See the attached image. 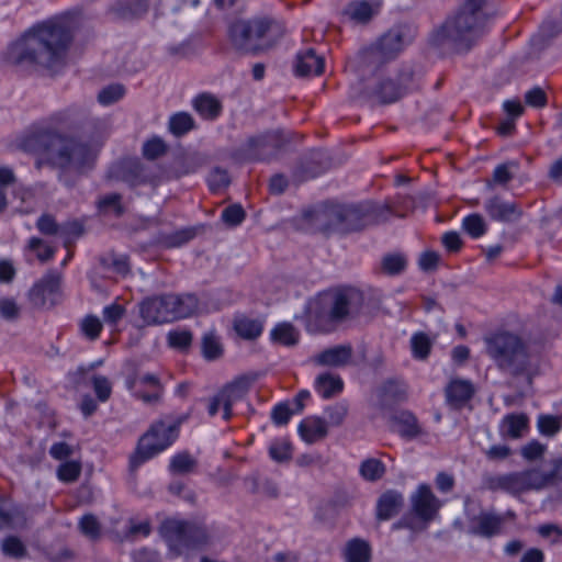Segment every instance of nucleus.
Returning <instances> with one entry per match:
<instances>
[{
    "instance_id": "nucleus-29",
    "label": "nucleus",
    "mask_w": 562,
    "mask_h": 562,
    "mask_svg": "<svg viewBox=\"0 0 562 562\" xmlns=\"http://www.w3.org/2000/svg\"><path fill=\"white\" fill-rule=\"evenodd\" d=\"M193 109L204 119L214 120L222 112V103L211 93H201L192 102Z\"/></svg>"
},
{
    "instance_id": "nucleus-9",
    "label": "nucleus",
    "mask_w": 562,
    "mask_h": 562,
    "mask_svg": "<svg viewBox=\"0 0 562 562\" xmlns=\"http://www.w3.org/2000/svg\"><path fill=\"white\" fill-rule=\"evenodd\" d=\"M324 214L328 220V227L341 234L361 231L379 222L376 207L371 202L335 206Z\"/></svg>"
},
{
    "instance_id": "nucleus-59",
    "label": "nucleus",
    "mask_w": 562,
    "mask_h": 562,
    "mask_svg": "<svg viewBox=\"0 0 562 562\" xmlns=\"http://www.w3.org/2000/svg\"><path fill=\"white\" fill-rule=\"evenodd\" d=\"M92 386L100 402H106L112 394V385L106 376L93 375Z\"/></svg>"
},
{
    "instance_id": "nucleus-35",
    "label": "nucleus",
    "mask_w": 562,
    "mask_h": 562,
    "mask_svg": "<svg viewBox=\"0 0 562 562\" xmlns=\"http://www.w3.org/2000/svg\"><path fill=\"white\" fill-rule=\"evenodd\" d=\"M169 132L176 137H181L195 128L194 119L187 112H178L170 116Z\"/></svg>"
},
{
    "instance_id": "nucleus-53",
    "label": "nucleus",
    "mask_w": 562,
    "mask_h": 562,
    "mask_svg": "<svg viewBox=\"0 0 562 562\" xmlns=\"http://www.w3.org/2000/svg\"><path fill=\"white\" fill-rule=\"evenodd\" d=\"M1 549L3 554L20 559L25 557L26 554V548L23 544V542L15 536H9L7 537L1 544Z\"/></svg>"
},
{
    "instance_id": "nucleus-47",
    "label": "nucleus",
    "mask_w": 562,
    "mask_h": 562,
    "mask_svg": "<svg viewBox=\"0 0 562 562\" xmlns=\"http://www.w3.org/2000/svg\"><path fill=\"white\" fill-rule=\"evenodd\" d=\"M462 227L472 238H479L486 233V223L483 216L477 213L464 217Z\"/></svg>"
},
{
    "instance_id": "nucleus-60",
    "label": "nucleus",
    "mask_w": 562,
    "mask_h": 562,
    "mask_svg": "<svg viewBox=\"0 0 562 562\" xmlns=\"http://www.w3.org/2000/svg\"><path fill=\"white\" fill-rule=\"evenodd\" d=\"M231 183V178L226 169L215 167L209 176V184L212 191L226 188Z\"/></svg>"
},
{
    "instance_id": "nucleus-19",
    "label": "nucleus",
    "mask_w": 562,
    "mask_h": 562,
    "mask_svg": "<svg viewBox=\"0 0 562 562\" xmlns=\"http://www.w3.org/2000/svg\"><path fill=\"white\" fill-rule=\"evenodd\" d=\"M168 300L169 307L171 308L172 322L195 315L200 307V300L193 293H168Z\"/></svg>"
},
{
    "instance_id": "nucleus-14",
    "label": "nucleus",
    "mask_w": 562,
    "mask_h": 562,
    "mask_svg": "<svg viewBox=\"0 0 562 562\" xmlns=\"http://www.w3.org/2000/svg\"><path fill=\"white\" fill-rule=\"evenodd\" d=\"M139 316L146 326L172 323L171 308L169 307L168 293L153 295L144 299L138 304Z\"/></svg>"
},
{
    "instance_id": "nucleus-51",
    "label": "nucleus",
    "mask_w": 562,
    "mask_h": 562,
    "mask_svg": "<svg viewBox=\"0 0 562 562\" xmlns=\"http://www.w3.org/2000/svg\"><path fill=\"white\" fill-rule=\"evenodd\" d=\"M103 325L94 315H87L80 323V329L89 340H97L102 331Z\"/></svg>"
},
{
    "instance_id": "nucleus-64",
    "label": "nucleus",
    "mask_w": 562,
    "mask_h": 562,
    "mask_svg": "<svg viewBox=\"0 0 562 562\" xmlns=\"http://www.w3.org/2000/svg\"><path fill=\"white\" fill-rule=\"evenodd\" d=\"M294 414V411L286 403H280L274 406L271 413L272 422L278 426L286 425Z\"/></svg>"
},
{
    "instance_id": "nucleus-57",
    "label": "nucleus",
    "mask_w": 562,
    "mask_h": 562,
    "mask_svg": "<svg viewBox=\"0 0 562 562\" xmlns=\"http://www.w3.org/2000/svg\"><path fill=\"white\" fill-rule=\"evenodd\" d=\"M167 339L170 347L183 350L191 346L193 336L190 330H171Z\"/></svg>"
},
{
    "instance_id": "nucleus-4",
    "label": "nucleus",
    "mask_w": 562,
    "mask_h": 562,
    "mask_svg": "<svg viewBox=\"0 0 562 562\" xmlns=\"http://www.w3.org/2000/svg\"><path fill=\"white\" fill-rule=\"evenodd\" d=\"M286 33L282 21L271 16L237 20L228 26L231 47L240 55L260 56L269 53Z\"/></svg>"
},
{
    "instance_id": "nucleus-13",
    "label": "nucleus",
    "mask_w": 562,
    "mask_h": 562,
    "mask_svg": "<svg viewBox=\"0 0 562 562\" xmlns=\"http://www.w3.org/2000/svg\"><path fill=\"white\" fill-rule=\"evenodd\" d=\"M411 506L412 516L418 518L424 524V526L419 528V530H423L428 522L436 518L441 503L432 493L429 485L422 484L411 496Z\"/></svg>"
},
{
    "instance_id": "nucleus-27",
    "label": "nucleus",
    "mask_w": 562,
    "mask_h": 562,
    "mask_svg": "<svg viewBox=\"0 0 562 562\" xmlns=\"http://www.w3.org/2000/svg\"><path fill=\"white\" fill-rule=\"evenodd\" d=\"M352 357V348L350 346H335L325 349L315 358V362L319 366L344 367L348 364Z\"/></svg>"
},
{
    "instance_id": "nucleus-61",
    "label": "nucleus",
    "mask_w": 562,
    "mask_h": 562,
    "mask_svg": "<svg viewBox=\"0 0 562 562\" xmlns=\"http://www.w3.org/2000/svg\"><path fill=\"white\" fill-rule=\"evenodd\" d=\"M37 229L47 236L58 235L60 232V225L55 221L50 214H43L36 222Z\"/></svg>"
},
{
    "instance_id": "nucleus-40",
    "label": "nucleus",
    "mask_w": 562,
    "mask_h": 562,
    "mask_svg": "<svg viewBox=\"0 0 562 562\" xmlns=\"http://www.w3.org/2000/svg\"><path fill=\"white\" fill-rule=\"evenodd\" d=\"M359 471L364 480L375 482L383 477L386 469L381 460L375 458H369L362 461Z\"/></svg>"
},
{
    "instance_id": "nucleus-26",
    "label": "nucleus",
    "mask_w": 562,
    "mask_h": 562,
    "mask_svg": "<svg viewBox=\"0 0 562 562\" xmlns=\"http://www.w3.org/2000/svg\"><path fill=\"white\" fill-rule=\"evenodd\" d=\"M324 70V59L316 55L313 48L296 55L295 74L297 76L321 75Z\"/></svg>"
},
{
    "instance_id": "nucleus-52",
    "label": "nucleus",
    "mask_w": 562,
    "mask_h": 562,
    "mask_svg": "<svg viewBox=\"0 0 562 562\" xmlns=\"http://www.w3.org/2000/svg\"><path fill=\"white\" fill-rule=\"evenodd\" d=\"M561 428L562 424L558 416L540 415L538 417V429L543 436L553 437Z\"/></svg>"
},
{
    "instance_id": "nucleus-17",
    "label": "nucleus",
    "mask_w": 562,
    "mask_h": 562,
    "mask_svg": "<svg viewBox=\"0 0 562 562\" xmlns=\"http://www.w3.org/2000/svg\"><path fill=\"white\" fill-rule=\"evenodd\" d=\"M187 530L188 521L175 518L165 519L159 527L161 537L176 555H180L184 550Z\"/></svg>"
},
{
    "instance_id": "nucleus-25",
    "label": "nucleus",
    "mask_w": 562,
    "mask_h": 562,
    "mask_svg": "<svg viewBox=\"0 0 562 562\" xmlns=\"http://www.w3.org/2000/svg\"><path fill=\"white\" fill-rule=\"evenodd\" d=\"M404 498L401 493L387 491L381 495L376 506V518L387 520L396 516L403 507Z\"/></svg>"
},
{
    "instance_id": "nucleus-22",
    "label": "nucleus",
    "mask_w": 562,
    "mask_h": 562,
    "mask_svg": "<svg viewBox=\"0 0 562 562\" xmlns=\"http://www.w3.org/2000/svg\"><path fill=\"white\" fill-rule=\"evenodd\" d=\"M368 95L381 104H389L397 101L404 95L403 87L397 85L394 79H379L374 87L368 91Z\"/></svg>"
},
{
    "instance_id": "nucleus-24",
    "label": "nucleus",
    "mask_w": 562,
    "mask_h": 562,
    "mask_svg": "<svg viewBox=\"0 0 562 562\" xmlns=\"http://www.w3.org/2000/svg\"><path fill=\"white\" fill-rule=\"evenodd\" d=\"M392 420L397 426V434L406 439L412 440L424 435V430L418 423L417 417L409 411H401L396 413Z\"/></svg>"
},
{
    "instance_id": "nucleus-41",
    "label": "nucleus",
    "mask_w": 562,
    "mask_h": 562,
    "mask_svg": "<svg viewBox=\"0 0 562 562\" xmlns=\"http://www.w3.org/2000/svg\"><path fill=\"white\" fill-rule=\"evenodd\" d=\"M78 529L91 541L99 540L102 535L101 524L93 514L83 515L78 522Z\"/></svg>"
},
{
    "instance_id": "nucleus-12",
    "label": "nucleus",
    "mask_w": 562,
    "mask_h": 562,
    "mask_svg": "<svg viewBox=\"0 0 562 562\" xmlns=\"http://www.w3.org/2000/svg\"><path fill=\"white\" fill-rule=\"evenodd\" d=\"M61 276L56 271H48L30 290L29 300L36 308L53 306L56 295L60 292Z\"/></svg>"
},
{
    "instance_id": "nucleus-49",
    "label": "nucleus",
    "mask_w": 562,
    "mask_h": 562,
    "mask_svg": "<svg viewBox=\"0 0 562 562\" xmlns=\"http://www.w3.org/2000/svg\"><path fill=\"white\" fill-rule=\"evenodd\" d=\"M81 474V463L79 461H66L57 468V477L64 483H72Z\"/></svg>"
},
{
    "instance_id": "nucleus-33",
    "label": "nucleus",
    "mask_w": 562,
    "mask_h": 562,
    "mask_svg": "<svg viewBox=\"0 0 562 562\" xmlns=\"http://www.w3.org/2000/svg\"><path fill=\"white\" fill-rule=\"evenodd\" d=\"M234 329L239 337L254 340L261 335L263 325L259 319H254L241 315L235 317Z\"/></svg>"
},
{
    "instance_id": "nucleus-6",
    "label": "nucleus",
    "mask_w": 562,
    "mask_h": 562,
    "mask_svg": "<svg viewBox=\"0 0 562 562\" xmlns=\"http://www.w3.org/2000/svg\"><path fill=\"white\" fill-rule=\"evenodd\" d=\"M317 304L318 322L328 327H336L361 313L364 294L353 286H336L321 293Z\"/></svg>"
},
{
    "instance_id": "nucleus-36",
    "label": "nucleus",
    "mask_w": 562,
    "mask_h": 562,
    "mask_svg": "<svg viewBox=\"0 0 562 562\" xmlns=\"http://www.w3.org/2000/svg\"><path fill=\"white\" fill-rule=\"evenodd\" d=\"M344 383L339 376L324 373L317 376L315 382L316 391L324 397L329 398L342 390Z\"/></svg>"
},
{
    "instance_id": "nucleus-20",
    "label": "nucleus",
    "mask_w": 562,
    "mask_h": 562,
    "mask_svg": "<svg viewBox=\"0 0 562 562\" xmlns=\"http://www.w3.org/2000/svg\"><path fill=\"white\" fill-rule=\"evenodd\" d=\"M474 387L470 381L456 379L446 387L447 403L454 409L462 408L474 395Z\"/></svg>"
},
{
    "instance_id": "nucleus-55",
    "label": "nucleus",
    "mask_w": 562,
    "mask_h": 562,
    "mask_svg": "<svg viewBox=\"0 0 562 562\" xmlns=\"http://www.w3.org/2000/svg\"><path fill=\"white\" fill-rule=\"evenodd\" d=\"M269 454L277 462L288 461L292 457V446L286 440H276L269 448Z\"/></svg>"
},
{
    "instance_id": "nucleus-8",
    "label": "nucleus",
    "mask_w": 562,
    "mask_h": 562,
    "mask_svg": "<svg viewBox=\"0 0 562 562\" xmlns=\"http://www.w3.org/2000/svg\"><path fill=\"white\" fill-rule=\"evenodd\" d=\"M291 142V134L271 131L249 137L232 153L237 162L265 161L277 156Z\"/></svg>"
},
{
    "instance_id": "nucleus-63",
    "label": "nucleus",
    "mask_w": 562,
    "mask_h": 562,
    "mask_svg": "<svg viewBox=\"0 0 562 562\" xmlns=\"http://www.w3.org/2000/svg\"><path fill=\"white\" fill-rule=\"evenodd\" d=\"M126 310L123 305L113 303L103 308V319L110 325H116L125 315Z\"/></svg>"
},
{
    "instance_id": "nucleus-46",
    "label": "nucleus",
    "mask_w": 562,
    "mask_h": 562,
    "mask_svg": "<svg viewBox=\"0 0 562 562\" xmlns=\"http://www.w3.org/2000/svg\"><path fill=\"white\" fill-rule=\"evenodd\" d=\"M195 467L196 460L189 452H180L171 459L169 469L173 473L184 474L192 472Z\"/></svg>"
},
{
    "instance_id": "nucleus-21",
    "label": "nucleus",
    "mask_w": 562,
    "mask_h": 562,
    "mask_svg": "<svg viewBox=\"0 0 562 562\" xmlns=\"http://www.w3.org/2000/svg\"><path fill=\"white\" fill-rule=\"evenodd\" d=\"M259 374L256 372L237 376L231 383L221 390L224 401L235 404L240 401L250 390L252 384L258 380Z\"/></svg>"
},
{
    "instance_id": "nucleus-23",
    "label": "nucleus",
    "mask_w": 562,
    "mask_h": 562,
    "mask_svg": "<svg viewBox=\"0 0 562 562\" xmlns=\"http://www.w3.org/2000/svg\"><path fill=\"white\" fill-rule=\"evenodd\" d=\"M148 8V0H121L112 5L111 12L117 20L131 21L145 15Z\"/></svg>"
},
{
    "instance_id": "nucleus-43",
    "label": "nucleus",
    "mask_w": 562,
    "mask_h": 562,
    "mask_svg": "<svg viewBox=\"0 0 562 562\" xmlns=\"http://www.w3.org/2000/svg\"><path fill=\"white\" fill-rule=\"evenodd\" d=\"M505 434L513 438H520L522 432L528 428V418L524 414H510L504 418Z\"/></svg>"
},
{
    "instance_id": "nucleus-5",
    "label": "nucleus",
    "mask_w": 562,
    "mask_h": 562,
    "mask_svg": "<svg viewBox=\"0 0 562 562\" xmlns=\"http://www.w3.org/2000/svg\"><path fill=\"white\" fill-rule=\"evenodd\" d=\"M486 355L496 367L513 376L527 374L530 368V351L527 341L519 335L502 330L484 337Z\"/></svg>"
},
{
    "instance_id": "nucleus-18",
    "label": "nucleus",
    "mask_w": 562,
    "mask_h": 562,
    "mask_svg": "<svg viewBox=\"0 0 562 562\" xmlns=\"http://www.w3.org/2000/svg\"><path fill=\"white\" fill-rule=\"evenodd\" d=\"M487 215L498 222L514 223L521 218L524 211L516 202H508L501 196H493L485 202Z\"/></svg>"
},
{
    "instance_id": "nucleus-7",
    "label": "nucleus",
    "mask_w": 562,
    "mask_h": 562,
    "mask_svg": "<svg viewBox=\"0 0 562 562\" xmlns=\"http://www.w3.org/2000/svg\"><path fill=\"white\" fill-rule=\"evenodd\" d=\"M186 417L175 420L159 419L138 439L135 451L130 457V470L136 471L143 463L170 447L179 436V428Z\"/></svg>"
},
{
    "instance_id": "nucleus-44",
    "label": "nucleus",
    "mask_w": 562,
    "mask_h": 562,
    "mask_svg": "<svg viewBox=\"0 0 562 562\" xmlns=\"http://www.w3.org/2000/svg\"><path fill=\"white\" fill-rule=\"evenodd\" d=\"M202 353L207 360H216L223 355V347L213 330L202 337Z\"/></svg>"
},
{
    "instance_id": "nucleus-56",
    "label": "nucleus",
    "mask_w": 562,
    "mask_h": 562,
    "mask_svg": "<svg viewBox=\"0 0 562 562\" xmlns=\"http://www.w3.org/2000/svg\"><path fill=\"white\" fill-rule=\"evenodd\" d=\"M246 217V212L239 204L225 207L222 212V220L228 226H238Z\"/></svg>"
},
{
    "instance_id": "nucleus-10",
    "label": "nucleus",
    "mask_w": 562,
    "mask_h": 562,
    "mask_svg": "<svg viewBox=\"0 0 562 562\" xmlns=\"http://www.w3.org/2000/svg\"><path fill=\"white\" fill-rule=\"evenodd\" d=\"M483 485L491 492H503L512 496L540 490L538 468L505 474H486L483 477Z\"/></svg>"
},
{
    "instance_id": "nucleus-31",
    "label": "nucleus",
    "mask_w": 562,
    "mask_h": 562,
    "mask_svg": "<svg viewBox=\"0 0 562 562\" xmlns=\"http://www.w3.org/2000/svg\"><path fill=\"white\" fill-rule=\"evenodd\" d=\"M378 12L367 0H355L347 4L344 13L356 23L366 24Z\"/></svg>"
},
{
    "instance_id": "nucleus-11",
    "label": "nucleus",
    "mask_w": 562,
    "mask_h": 562,
    "mask_svg": "<svg viewBox=\"0 0 562 562\" xmlns=\"http://www.w3.org/2000/svg\"><path fill=\"white\" fill-rule=\"evenodd\" d=\"M404 45L403 31L400 29L390 30L375 44L361 50V64L367 68H378L395 58Z\"/></svg>"
},
{
    "instance_id": "nucleus-1",
    "label": "nucleus",
    "mask_w": 562,
    "mask_h": 562,
    "mask_svg": "<svg viewBox=\"0 0 562 562\" xmlns=\"http://www.w3.org/2000/svg\"><path fill=\"white\" fill-rule=\"evenodd\" d=\"M12 146L23 153L38 155L36 168L45 164L63 173L83 175L93 168L98 156L95 146L60 133L48 121L31 124L14 138Z\"/></svg>"
},
{
    "instance_id": "nucleus-48",
    "label": "nucleus",
    "mask_w": 562,
    "mask_h": 562,
    "mask_svg": "<svg viewBox=\"0 0 562 562\" xmlns=\"http://www.w3.org/2000/svg\"><path fill=\"white\" fill-rule=\"evenodd\" d=\"M168 146L160 137L154 136L143 145V156L148 160H155L167 153Z\"/></svg>"
},
{
    "instance_id": "nucleus-30",
    "label": "nucleus",
    "mask_w": 562,
    "mask_h": 562,
    "mask_svg": "<svg viewBox=\"0 0 562 562\" xmlns=\"http://www.w3.org/2000/svg\"><path fill=\"white\" fill-rule=\"evenodd\" d=\"M122 200L123 196L120 193H108L97 200L95 206L101 215H113L119 218L125 213V206Z\"/></svg>"
},
{
    "instance_id": "nucleus-32",
    "label": "nucleus",
    "mask_w": 562,
    "mask_h": 562,
    "mask_svg": "<svg viewBox=\"0 0 562 562\" xmlns=\"http://www.w3.org/2000/svg\"><path fill=\"white\" fill-rule=\"evenodd\" d=\"M407 257L402 252L385 254L380 262L379 272L395 277L402 274L407 268Z\"/></svg>"
},
{
    "instance_id": "nucleus-45",
    "label": "nucleus",
    "mask_w": 562,
    "mask_h": 562,
    "mask_svg": "<svg viewBox=\"0 0 562 562\" xmlns=\"http://www.w3.org/2000/svg\"><path fill=\"white\" fill-rule=\"evenodd\" d=\"M24 513L14 506L9 499L0 497V529L10 527L18 518H23Z\"/></svg>"
},
{
    "instance_id": "nucleus-2",
    "label": "nucleus",
    "mask_w": 562,
    "mask_h": 562,
    "mask_svg": "<svg viewBox=\"0 0 562 562\" xmlns=\"http://www.w3.org/2000/svg\"><path fill=\"white\" fill-rule=\"evenodd\" d=\"M72 38V21L67 16H56L37 24L12 44L7 58L13 65L53 68L64 64Z\"/></svg>"
},
{
    "instance_id": "nucleus-58",
    "label": "nucleus",
    "mask_w": 562,
    "mask_h": 562,
    "mask_svg": "<svg viewBox=\"0 0 562 562\" xmlns=\"http://www.w3.org/2000/svg\"><path fill=\"white\" fill-rule=\"evenodd\" d=\"M124 92L123 86L111 85L99 92L98 100L101 104L109 105L119 101L124 95Z\"/></svg>"
},
{
    "instance_id": "nucleus-3",
    "label": "nucleus",
    "mask_w": 562,
    "mask_h": 562,
    "mask_svg": "<svg viewBox=\"0 0 562 562\" xmlns=\"http://www.w3.org/2000/svg\"><path fill=\"white\" fill-rule=\"evenodd\" d=\"M496 14L488 0H463L431 36L432 43L454 52H468L483 36L486 23Z\"/></svg>"
},
{
    "instance_id": "nucleus-15",
    "label": "nucleus",
    "mask_w": 562,
    "mask_h": 562,
    "mask_svg": "<svg viewBox=\"0 0 562 562\" xmlns=\"http://www.w3.org/2000/svg\"><path fill=\"white\" fill-rule=\"evenodd\" d=\"M505 516L491 510H482L469 519L468 532L472 536L491 539L503 532Z\"/></svg>"
},
{
    "instance_id": "nucleus-34",
    "label": "nucleus",
    "mask_w": 562,
    "mask_h": 562,
    "mask_svg": "<svg viewBox=\"0 0 562 562\" xmlns=\"http://www.w3.org/2000/svg\"><path fill=\"white\" fill-rule=\"evenodd\" d=\"M211 542V536L205 526L189 522L184 549H199Z\"/></svg>"
},
{
    "instance_id": "nucleus-50",
    "label": "nucleus",
    "mask_w": 562,
    "mask_h": 562,
    "mask_svg": "<svg viewBox=\"0 0 562 562\" xmlns=\"http://www.w3.org/2000/svg\"><path fill=\"white\" fill-rule=\"evenodd\" d=\"M27 249L31 251H35L36 258L41 262H47L50 259H53L56 251L54 247L46 245L44 240L38 237H32L29 240Z\"/></svg>"
},
{
    "instance_id": "nucleus-37",
    "label": "nucleus",
    "mask_w": 562,
    "mask_h": 562,
    "mask_svg": "<svg viewBox=\"0 0 562 562\" xmlns=\"http://www.w3.org/2000/svg\"><path fill=\"white\" fill-rule=\"evenodd\" d=\"M345 555L347 562H370L371 548L368 542L353 539L348 542Z\"/></svg>"
},
{
    "instance_id": "nucleus-39",
    "label": "nucleus",
    "mask_w": 562,
    "mask_h": 562,
    "mask_svg": "<svg viewBox=\"0 0 562 562\" xmlns=\"http://www.w3.org/2000/svg\"><path fill=\"white\" fill-rule=\"evenodd\" d=\"M271 338L276 342L290 347L297 344L299 331L292 324L282 323L276 326L271 331Z\"/></svg>"
},
{
    "instance_id": "nucleus-28",
    "label": "nucleus",
    "mask_w": 562,
    "mask_h": 562,
    "mask_svg": "<svg viewBox=\"0 0 562 562\" xmlns=\"http://www.w3.org/2000/svg\"><path fill=\"white\" fill-rule=\"evenodd\" d=\"M301 437L308 443L316 442L327 435V424L319 417L304 419L299 426Z\"/></svg>"
},
{
    "instance_id": "nucleus-38",
    "label": "nucleus",
    "mask_w": 562,
    "mask_h": 562,
    "mask_svg": "<svg viewBox=\"0 0 562 562\" xmlns=\"http://www.w3.org/2000/svg\"><path fill=\"white\" fill-rule=\"evenodd\" d=\"M540 480V490L547 486H554L562 482V457L550 461V470L541 471L538 469Z\"/></svg>"
},
{
    "instance_id": "nucleus-54",
    "label": "nucleus",
    "mask_w": 562,
    "mask_h": 562,
    "mask_svg": "<svg viewBox=\"0 0 562 562\" xmlns=\"http://www.w3.org/2000/svg\"><path fill=\"white\" fill-rule=\"evenodd\" d=\"M83 234V226L77 222H68L60 225L59 235L64 238V246L69 250L72 245V239L78 238Z\"/></svg>"
},
{
    "instance_id": "nucleus-42",
    "label": "nucleus",
    "mask_w": 562,
    "mask_h": 562,
    "mask_svg": "<svg viewBox=\"0 0 562 562\" xmlns=\"http://www.w3.org/2000/svg\"><path fill=\"white\" fill-rule=\"evenodd\" d=\"M412 353L418 360H426L430 355L432 341L427 334L419 331L411 338Z\"/></svg>"
},
{
    "instance_id": "nucleus-16",
    "label": "nucleus",
    "mask_w": 562,
    "mask_h": 562,
    "mask_svg": "<svg viewBox=\"0 0 562 562\" xmlns=\"http://www.w3.org/2000/svg\"><path fill=\"white\" fill-rule=\"evenodd\" d=\"M120 177L130 187L149 184L157 187L159 177L149 171L139 160H126L120 165Z\"/></svg>"
},
{
    "instance_id": "nucleus-62",
    "label": "nucleus",
    "mask_w": 562,
    "mask_h": 562,
    "mask_svg": "<svg viewBox=\"0 0 562 562\" xmlns=\"http://www.w3.org/2000/svg\"><path fill=\"white\" fill-rule=\"evenodd\" d=\"M196 235V229L193 227L183 228L167 237V243L171 247H179L193 239Z\"/></svg>"
}]
</instances>
